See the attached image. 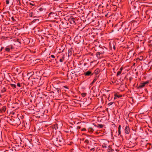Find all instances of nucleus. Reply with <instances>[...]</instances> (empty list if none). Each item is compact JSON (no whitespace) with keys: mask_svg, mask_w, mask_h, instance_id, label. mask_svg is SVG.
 Segmentation results:
<instances>
[{"mask_svg":"<svg viewBox=\"0 0 152 152\" xmlns=\"http://www.w3.org/2000/svg\"><path fill=\"white\" fill-rule=\"evenodd\" d=\"M99 86H93L91 88V90H92L94 93H97L99 92Z\"/></svg>","mask_w":152,"mask_h":152,"instance_id":"f257e3e1","label":"nucleus"},{"mask_svg":"<svg viewBox=\"0 0 152 152\" xmlns=\"http://www.w3.org/2000/svg\"><path fill=\"white\" fill-rule=\"evenodd\" d=\"M56 140L58 142V144L59 145L61 146L63 144L64 140L62 138H57Z\"/></svg>","mask_w":152,"mask_h":152,"instance_id":"f03ea898","label":"nucleus"},{"mask_svg":"<svg viewBox=\"0 0 152 152\" xmlns=\"http://www.w3.org/2000/svg\"><path fill=\"white\" fill-rule=\"evenodd\" d=\"M127 89V88L126 86H120V87L118 88V89L121 92L126 91V89Z\"/></svg>","mask_w":152,"mask_h":152,"instance_id":"7ed1b4c3","label":"nucleus"},{"mask_svg":"<svg viewBox=\"0 0 152 152\" xmlns=\"http://www.w3.org/2000/svg\"><path fill=\"white\" fill-rule=\"evenodd\" d=\"M20 121L19 119L18 118H16L14 125L19 126L20 124Z\"/></svg>","mask_w":152,"mask_h":152,"instance_id":"20e7f679","label":"nucleus"},{"mask_svg":"<svg viewBox=\"0 0 152 152\" xmlns=\"http://www.w3.org/2000/svg\"><path fill=\"white\" fill-rule=\"evenodd\" d=\"M43 89L44 90H45L47 91H50L51 92L53 91H52V86H47L45 88H44Z\"/></svg>","mask_w":152,"mask_h":152,"instance_id":"39448f33","label":"nucleus"},{"mask_svg":"<svg viewBox=\"0 0 152 152\" xmlns=\"http://www.w3.org/2000/svg\"><path fill=\"white\" fill-rule=\"evenodd\" d=\"M125 133L127 134H129L130 133V129L129 126H126L124 129Z\"/></svg>","mask_w":152,"mask_h":152,"instance_id":"423d86ee","label":"nucleus"},{"mask_svg":"<svg viewBox=\"0 0 152 152\" xmlns=\"http://www.w3.org/2000/svg\"><path fill=\"white\" fill-rule=\"evenodd\" d=\"M15 119H14V118L12 117L11 118L9 119V121L12 125H14Z\"/></svg>","mask_w":152,"mask_h":152,"instance_id":"0eeeda50","label":"nucleus"},{"mask_svg":"<svg viewBox=\"0 0 152 152\" xmlns=\"http://www.w3.org/2000/svg\"><path fill=\"white\" fill-rule=\"evenodd\" d=\"M60 89H59L58 88L55 87L54 86H52V91H51V92H53V93H54L57 91V92H58Z\"/></svg>","mask_w":152,"mask_h":152,"instance_id":"6e6552de","label":"nucleus"},{"mask_svg":"<svg viewBox=\"0 0 152 152\" xmlns=\"http://www.w3.org/2000/svg\"><path fill=\"white\" fill-rule=\"evenodd\" d=\"M114 93H115L114 95L115 96L114 98V99H116L118 98H119L122 96V95L118 94L116 92H114Z\"/></svg>","mask_w":152,"mask_h":152,"instance_id":"1a4fd4ad","label":"nucleus"},{"mask_svg":"<svg viewBox=\"0 0 152 152\" xmlns=\"http://www.w3.org/2000/svg\"><path fill=\"white\" fill-rule=\"evenodd\" d=\"M138 135L136 134H134L132 136V139L133 141H135L138 138Z\"/></svg>","mask_w":152,"mask_h":152,"instance_id":"9d476101","label":"nucleus"},{"mask_svg":"<svg viewBox=\"0 0 152 152\" xmlns=\"http://www.w3.org/2000/svg\"><path fill=\"white\" fill-rule=\"evenodd\" d=\"M146 147L148 149H149L151 148L152 147V145L151 144L149 143H147L146 145Z\"/></svg>","mask_w":152,"mask_h":152,"instance_id":"9b49d317","label":"nucleus"},{"mask_svg":"<svg viewBox=\"0 0 152 152\" xmlns=\"http://www.w3.org/2000/svg\"><path fill=\"white\" fill-rule=\"evenodd\" d=\"M150 81H147L145 82H143L141 83L142 84L140 86H145V85H147Z\"/></svg>","mask_w":152,"mask_h":152,"instance_id":"f8f14e48","label":"nucleus"},{"mask_svg":"<svg viewBox=\"0 0 152 152\" xmlns=\"http://www.w3.org/2000/svg\"><path fill=\"white\" fill-rule=\"evenodd\" d=\"M121 126L120 125L118 127V135H120V134H121Z\"/></svg>","mask_w":152,"mask_h":152,"instance_id":"ddd939ff","label":"nucleus"},{"mask_svg":"<svg viewBox=\"0 0 152 152\" xmlns=\"http://www.w3.org/2000/svg\"><path fill=\"white\" fill-rule=\"evenodd\" d=\"M6 109L5 107H3L1 108L0 109V111L1 112L3 113V112H4L6 111Z\"/></svg>","mask_w":152,"mask_h":152,"instance_id":"4468645a","label":"nucleus"},{"mask_svg":"<svg viewBox=\"0 0 152 152\" xmlns=\"http://www.w3.org/2000/svg\"><path fill=\"white\" fill-rule=\"evenodd\" d=\"M94 126H95L99 128H102L103 127V126L102 124H97V125H95Z\"/></svg>","mask_w":152,"mask_h":152,"instance_id":"2eb2a0df","label":"nucleus"},{"mask_svg":"<svg viewBox=\"0 0 152 152\" xmlns=\"http://www.w3.org/2000/svg\"><path fill=\"white\" fill-rule=\"evenodd\" d=\"M91 73V72L89 71H88L86 72H85L84 74H85L86 76H89L90 75Z\"/></svg>","mask_w":152,"mask_h":152,"instance_id":"dca6fc26","label":"nucleus"},{"mask_svg":"<svg viewBox=\"0 0 152 152\" xmlns=\"http://www.w3.org/2000/svg\"><path fill=\"white\" fill-rule=\"evenodd\" d=\"M115 104V103L114 102H110L109 103L107 104V105L109 107H112L111 106V105L114 104Z\"/></svg>","mask_w":152,"mask_h":152,"instance_id":"f3484780","label":"nucleus"},{"mask_svg":"<svg viewBox=\"0 0 152 152\" xmlns=\"http://www.w3.org/2000/svg\"><path fill=\"white\" fill-rule=\"evenodd\" d=\"M134 88L137 89H141L143 88L144 86H134Z\"/></svg>","mask_w":152,"mask_h":152,"instance_id":"a211bd4d","label":"nucleus"},{"mask_svg":"<svg viewBox=\"0 0 152 152\" xmlns=\"http://www.w3.org/2000/svg\"><path fill=\"white\" fill-rule=\"evenodd\" d=\"M7 89H6V88L5 87H4L3 88H1V92L2 93H4L6 91Z\"/></svg>","mask_w":152,"mask_h":152,"instance_id":"6ab92c4d","label":"nucleus"},{"mask_svg":"<svg viewBox=\"0 0 152 152\" xmlns=\"http://www.w3.org/2000/svg\"><path fill=\"white\" fill-rule=\"evenodd\" d=\"M102 147L103 148H106L108 146V145H107L106 144H105V143H103L102 145Z\"/></svg>","mask_w":152,"mask_h":152,"instance_id":"aec40b11","label":"nucleus"},{"mask_svg":"<svg viewBox=\"0 0 152 152\" xmlns=\"http://www.w3.org/2000/svg\"><path fill=\"white\" fill-rule=\"evenodd\" d=\"M94 131V129L91 127H89L88 129V131L91 132H93Z\"/></svg>","mask_w":152,"mask_h":152,"instance_id":"412c9836","label":"nucleus"},{"mask_svg":"<svg viewBox=\"0 0 152 152\" xmlns=\"http://www.w3.org/2000/svg\"><path fill=\"white\" fill-rule=\"evenodd\" d=\"M53 128L54 129H55L56 130V129H58V124H55L54 126V127H53Z\"/></svg>","mask_w":152,"mask_h":152,"instance_id":"4be33fe9","label":"nucleus"},{"mask_svg":"<svg viewBox=\"0 0 152 152\" xmlns=\"http://www.w3.org/2000/svg\"><path fill=\"white\" fill-rule=\"evenodd\" d=\"M84 143H85L86 145L88 144L89 143L88 140L87 139L86 140L84 141Z\"/></svg>","mask_w":152,"mask_h":152,"instance_id":"5701e85b","label":"nucleus"},{"mask_svg":"<svg viewBox=\"0 0 152 152\" xmlns=\"http://www.w3.org/2000/svg\"><path fill=\"white\" fill-rule=\"evenodd\" d=\"M107 152H115V151L113 149H109V150L107 151Z\"/></svg>","mask_w":152,"mask_h":152,"instance_id":"b1692460","label":"nucleus"},{"mask_svg":"<svg viewBox=\"0 0 152 152\" xmlns=\"http://www.w3.org/2000/svg\"><path fill=\"white\" fill-rule=\"evenodd\" d=\"M87 94L86 93H82L81 94V96L83 97H85L86 95Z\"/></svg>","mask_w":152,"mask_h":152,"instance_id":"393cba45","label":"nucleus"},{"mask_svg":"<svg viewBox=\"0 0 152 152\" xmlns=\"http://www.w3.org/2000/svg\"><path fill=\"white\" fill-rule=\"evenodd\" d=\"M100 54V53L99 52H97L96 53V55L97 57H99Z\"/></svg>","mask_w":152,"mask_h":152,"instance_id":"a878e982","label":"nucleus"},{"mask_svg":"<svg viewBox=\"0 0 152 152\" xmlns=\"http://www.w3.org/2000/svg\"><path fill=\"white\" fill-rule=\"evenodd\" d=\"M10 49L9 48H8V47H7L6 48H5V50L7 51H10Z\"/></svg>","mask_w":152,"mask_h":152,"instance_id":"bb28decb","label":"nucleus"},{"mask_svg":"<svg viewBox=\"0 0 152 152\" xmlns=\"http://www.w3.org/2000/svg\"><path fill=\"white\" fill-rule=\"evenodd\" d=\"M121 71H119L117 73V75L118 76L121 74Z\"/></svg>","mask_w":152,"mask_h":152,"instance_id":"cd10ccee","label":"nucleus"},{"mask_svg":"<svg viewBox=\"0 0 152 152\" xmlns=\"http://www.w3.org/2000/svg\"><path fill=\"white\" fill-rule=\"evenodd\" d=\"M95 150V148L94 147V148H92L90 149V151H94Z\"/></svg>","mask_w":152,"mask_h":152,"instance_id":"c85d7f7f","label":"nucleus"},{"mask_svg":"<svg viewBox=\"0 0 152 152\" xmlns=\"http://www.w3.org/2000/svg\"><path fill=\"white\" fill-rule=\"evenodd\" d=\"M40 86H37V87H38V90H39V91H40L41 90V89L40 88Z\"/></svg>","mask_w":152,"mask_h":152,"instance_id":"c756f323","label":"nucleus"},{"mask_svg":"<svg viewBox=\"0 0 152 152\" xmlns=\"http://www.w3.org/2000/svg\"><path fill=\"white\" fill-rule=\"evenodd\" d=\"M104 90H105V91H106V92H109V91H110V90H107V89H104Z\"/></svg>","mask_w":152,"mask_h":152,"instance_id":"7c9ffc66","label":"nucleus"},{"mask_svg":"<svg viewBox=\"0 0 152 152\" xmlns=\"http://www.w3.org/2000/svg\"><path fill=\"white\" fill-rule=\"evenodd\" d=\"M6 3L7 4H9V1L8 0H6Z\"/></svg>","mask_w":152,"mask_h":152,"instance_id":"2f4dec72","label":"nucleus"},{"mask_svg":"<svg viewBox=\"0 0 152 152\" xmlns=\"http://www.w3.org/2000/svg\"><path fill=\"white\" fill-rule=\"evenodd\" d=\"M12 18V20L13 21H15V20L14 19V18L13 17H12L11 18Z\"/></svg>","mask_w":152,"mask_h":152,"instance_id":"473e14b6","label":"nucleus"},{"mask_svg":"<svg viewBox=\"0 0 152 152\" xmlns=\"http://www.w3.org/2000/svg\"><path fill=\"white\" fill-rule=\"evenodd\" d=\"M81 128V127L80 126H77V129H80Z\"/></svg>","mask_w":152,"mask_h":152,"instance_id":"72a5a7b5","label":"nucleus"},{"mask_svg":"<svg viewBox=\"0 0 152 152\" xmlns=\"http://www.w3.org/2000/svg\"><path fill=\"white\" fill-rule=\"evenodd\" d=\"M86 130V129L85 128H83L81 129L82 131H85Z\"/></svg>","mask_w":152,"mask_h":152,"instance_id":"f704fd0d","label":"nucleus"},{"mask_svg":"<svg viewBox=\"0 0 152 152\" xmlns=\"http://www.w3.org/2000/svg\"><path fill=\"white\" fill-rule=\"evenodd\" d=\"M53 14H54V13H53V12H50L49 14V15L50 16L51 15Z\"/></svg>","mask_w":152,"mask_h":152,"instance_id":"c9c22d12","label":"nucleus"},{"mask_svg":"<svg viewBox=\"0 0 152 152\" xmlns=\"http://www.w3.org/2000/svg\"><path fill=\"white\" fill-rule=\"evenodd\" d=\"M12 151H13V150H15V151H16V149L15 148H14V147L12 148Z\"/></svg>","mask_w":152,"mask_h":152,"instance_id":"e433bc0d","label":"nucleus"},{"mask_svg":"<svg viewBox=\"0 0 152 152\" xmlns=\"http://www.w3.org/2000/svg\"><path fill=\"white\" fill-rule=\"evenodd\" d=\"M43 9L42 8H41L39 9V10L40 11H42Z\"/></svg>","mask_w":152,"mask_h":152,"instance_id":"4c0bfd02","label":"nucleus"},{"mask_svg":"<svg viewBox=\"0 0 152 152\" xmlns=\"http://www.w3.org/2000/svg\"><path fill=\"white\" fill-rule=\"evenodd\" d=\"M65 88H68V87L67 86H63Z\"/></svg>","mask_w":152,"mask_h":152,"instance_id":"58836bf2","label":"nucleus"},{"mask_svg":"<svg viewBox=\"0 0 152 152\" xmlns=\"http://www.w3.org/2000/svg\"><path fill=\"white\" fill-rule=\"evenodd\" d=\"M51 57L52 58H55V56H54L53 55H51Z\"/></svg>","mask_w":152,"mask_h":152,"instance_id":"ea45409f","label":"nucleus"},{"mask_svg":"<svg viewBox=\"0 0 152 152\" xmlns=\"http://www.w3.org/2000/svg\"><path fill=\"white\" fill-rule=\"evenodd\" d=\"M12 86V87L13 88V89H14L15 88H16V86Z\"/></svg>","mask_w":152,"mask_h":152,"instance_id":"a19ab883","label":"nucleus"},{"mask_svg":"<svg viewBox=\"0 0 152 152\" xmlns=\"http://www.w3.org/2000/svg\"><path fill=\"white\" fill-rule=\"evenodd\" d=\"M63 60L62 59H60V61L61 62H63Z\"/></svg>","mask_w":152,"mask_h":152,"instance_id":"79ce46f5","label":"nucleus"},{"mask_svg":"<svg viewBox=\"0 0 152 152\" xmlns=\"http://www.w3.org/2000/svg\"><path fill=\"white\" fill-rule=\"evenodd\" d=\"M17 86H20V84L19 83H18L17 84Z\"/></svg>","mask_w":152,"mask_h":152,"instance_id":"37998d69","label":"nucleus"},{"mask_svg":"<svg viewBox=\"0 0 152 152\" xmlns=\"http://www.w3.org/2000/svg\"><path fill=\"white\" fill-rule=\"evenodd\" d=\"M11 86H16V85L15 84H11Z\"/></svg>","mask_w":152,"mask_h":152,"instance_id":"c03bdc74","label":"nucleus"},{"mask_svg":"<svg viewBox=\"0 0 152 152\" xmlns=\"http://www.w3.org/2000/svg\"><path fill=\"white\" fill-rule=\"evenodd\" d=\"M108 14L107 13V14H106L105 15V16L106 17H107V16H108Z\"/></svg>","mask_w":152,"mask_h":152,"instance_id":"a18cd8bd","label":"nucleus"},{"mask_svg":"<svg viewBox=\"0 0 152 152\" xmlns=\"http://www.w3.org/2000/svg\"><path fill=\"white\" fill-rule=\"evenodd\" d=\"M122 69H122V68L121 67V68H120V70L121 71H122Z\"/></svg>","mask_w":152,"mask_h":152,"instance_id":"49530a36","label":"nucleus"},{"mask_svg":"<svg viewBox=\"0 0 152 152\" xmlns=\"http://www.w3.org/2000/svg\"><path fill=\"white\" fill-rule=\"evenodd\" d=\"M110 95L109 94V96H108V98H107L108 99H109Z\"/></svg>","mask_w":152,"mask_h":152,"instance_id":"de8ad7c7","label":"nucleus"},{"mask_svg":"<svg viewBox=\"0 0 152 152\" xmlns=\"http://www.w3.org/2000/svg\"><path fill=\"white\" fill-rule=\"evenodd\" d=\"M95 81V80H94V81H93V82L92 83H91V84H92V83L93 82H94Z\"/></svg>","mask_w":152,"mask_h":152,"instance_id":"09e8293b","label":"nucleus"},{"mask_svg":"<svg viewBox=\"0 0 152 152\" xmlns=\"http://www.w3.org/2000/svg\"><path fill=\"white\" fill-rule=\"evenodd\" d=\"M149 131L150 132V133H151L152 132V131L151 130H149Z\"/></svg>","mask_w":152,"mask_h":152,"instance_id":"8fccbe9b","label":"nucleus"},{"mask_svg":"<svg viewBox=\"0 0 152 152\" xmlns=\"http://www.w3.org/2000/svg\"><path fill=\"white\" fill-rule=\"evenodd\" d=\"M132 130H133L134 131H136V129H132Z\"/></svg>","mask_w":152,"mask_h":152,"instance_id":"3c124183","label":"nucleus"},{"mask_svg":"<svg viewBox=\"0 0 152 152\" xmlns=\"http://www.w3.org/2000/svg\"><path fill=\"white\" fill-rule=\"evenodd\" d=\"M30 4L31 5H34L33 4H31V3H30Z\"/></svg>","mask_w":152,"mask_h":152,"instance_id":"603ef678","label":"nucleus"},{"mask_svg":"<svg viewBox=\"0 0 152 152\" xmlns=\"http://www.w3.org/2000/svg\"><path fill=\"white\" fill-rule=\"evenodd\" d=\"M0 97L1 98V95H0Z\"/></svg>","mask_w":152,"mask_h":152,"instance_id":"864d4df0","label":"nucleus"},{"mask_svg":"<svg viewBox=\"0 0 152 152\" xmlns=\"http://www.w3.org/2000/svg\"><path fill=\"white\" fill-rule=\"evenodd\" d=\"M2 48H1V50H2Z\"/></svg>","mask_w":152,"mask_h":152,"instance_id":"5fc2aeb1","label":"nucleus"}]
</instances>
